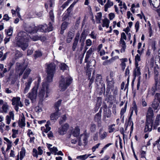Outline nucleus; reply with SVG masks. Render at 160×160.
<instances>
[{"instance_id":"nucleus-1","label":"nucleus","mask_w":160,"mask_h":160,"mask_svg":"<svg viewBox=\"0 0 160 160\" xmlns=\"http://www.w3.org/2000/svg\"><path fill=\"white\" fill-rule=\"evenodd\" d=\"M29 36L25 32L21 31L18 33L15 38L17 45L20 47L23 51L26 50L28 46V42Z\"/></svg>"},{"instance_id":"nucleus-2","label":"nucleus","mask_w":160,"mask_h":160,"mask_svg":"<svg viewBox=\"0 0 160 160\" xmlns=\"http://www.w3.org/2000/svg\"><path fill=\"white\" fill-rule=\"evenodd\" d=\"M16 69L19 76L23 74L22 80H25L27 78L30 74L32 70L27 67V66L24 64L17 63Z\"/></svg>"},{"instance_id":"nucleus-3","label":"nucleus","mask_w":160,"mask_h":160,"mask_svg":"<svg viewBox=\"0 0 160 160\" xmlns=\"http://www.w3.org/2000/svg\"><path fill=\"white\" fill-rule=\"evenodd\" d=\"M45 80L42 84V87L39 90L38 93V96L40 99H43L44 97L47 98L48 96V94L50 92V89L49 87L48 83Z\"/></svg>"},{"instance_id":"nucleus-4","label":"nucleus","mask_w":160,"mask_h":160,"mask_svg":"<svg viewBox=\"0 0 160 160\" xmlns=\"http://www.w3.org/2000/svg\"><path fill=\"white\" fill-rule=\"evenodd\" d=\"M55 65L54 63H50L47 66V75L45 80L48 82H51L52 81L54 74L55 72Z\"/></svg>"},{"instance_id":"nucleus-5","label":"nucleus","mask_w":160,"mask_h":160,"mask_svg":"<svg viewBox=\"0 0 160 160\" xmlns=\"http://www.w3.org/2000/svg\"><path fill=\"white\" fill-rule=\"evenodd\" d=\"M72 80V79L70 76L65 78L62 76L61 77V78L59 82V88L62 91H65L71 83Z\"/></svg>"},{"instance_id":"nucleus-6","label":"nucleus","mask_w":160,"mask_h":160,"mask_svg":"<svg viewBox=\"0 0 160 160\" xmlns=\"http://www.w3.org/2000/svg\"><path fill=\"white\" fill-rule=\"evenodd\" d=\"M38 86H34L31 89V91L27 95V97L30 99L32 103L36 101L37 97Z\"/></svg>"},{"instance_id":"nucleus-7","label":"nucleus","mask_w":160,"mask_h":160,"mask_svg":"<svg viewBox=\"0 0 160 160\" xmlns=\"http://www.w3.org/2000/svg\"><path fill=\"white\" fill-rule=\"evenodd\" d=\"M87 136L86 135L85 136L84 134H82L80 135V137H78L77 139L78 140L76 139H72L71 141V143L72 144H75L78 141V144L79 146H81L82 145L83 141L84 143V145H86L87 143Z\"/></svg>"},{"instance_id":"nucleus-8","label":"nucleus","mask_w":160,"mask_h":160,"mask_svg":"<svg viewBox=\"0 0 160 160\" xmlns=\"http://www.w3.org/2000/svg\"><path fill=\"white\" fill-rule=\"evenodd\" d=\"M126 39L127 37L125 33L122 32L121 34V37L119 42V46L121 48L120 52L122 53L124 52L126 49V45L124 40H126Z\"/></svg>"},{"instance_id":"nucleus-9","label":"nucleus","mask_w":160,"mask_h":160,"mask_svg":"<svg viewBox=\"0 0 160 160\" xmlns=\"http://www.w3.org/2000/svg\"><path fill=\"white\" fill-rule=\"evenodd\" d=\"M156 91L160 92V82H156L155 85L148 90V96H153Z\"/></svg>"},{"instance_id":"nucleus-10","label":"nucleus","mask_w":160,"mask_h":160,"mask_svg":"<svg viewBox=\"0 0 160 160\" xmlns=\"http://www.w3.org/2000/svg\"><path fill=\"white\" fill-rule=\"evenodd\" d=\"M38 31H39L42 32H49L52 30L53 27L51 24V22H50L49 24V26L48 27L47 25H39L37 27Z\"/></svg>"},{"instance_id":"nucleus-11","label":"nucleus","mask_w":160,"mask_h":160,"mask_svg":"<svg viewBox=\"0 0 160 160\" xmlns=\"http://www.w3.org/2000/svg\"><path fill=\"white\" fill-rule=\"evenodd\" d=\"M33 80L32 78L31 77L28 78L27 82L24 83V88L23 90V93L24 94L26 93L29 91Z\"/></svg>"},{"instance_id":"nucleus-12","label":"nucleus","mask_w":160,"mask_h":160,"mask_svg":"<svg viewBox=\"0 0 160 160\" xmlns=\"http://www.w3.org/2000/svg\"><path fill=\"white\" fill-rule=\"evenodd\" d=\"M69 126L68 123H65L63 125H62L59 127L58 130V132L61 135H63L65 134Z\"/></svg>"},{"instance_id":"nucleus-13","label":"nucleus","mask_w":160,"mask_h":160,"mask_svg":"<svg viewBox=\"0 0 160 160\" xmlns=\"http://www.w3.org/2000/svg\"><path fill=\"white\" fill-rule=\"evenodd\" d=\"M0 105H2L0 108V112L2 113H7L9 108L7 102H4L2 99H0Z\"/></svg>"},{"instance_id":"nucleus-14","label":"nucleus","mask_w":160,"mask_h":160,"mask_svg":"<svg viewBox=\"0 0 160 160\" xmlns=\"http://www.w3.org/2000/svg\"><path fill=\"white\" fill-rule=\"evenodd\" d=\"M134 74L135 77H138L137 84V88L138 90L140 83V75L141 74V73L140 71V68H135L134 71Z\"/></svg>"},{"instance_id":"nucleus-15","label":"nucleus","mask_w":160,"mask_h":160,"mask_svg":"<svg viewBox=\"0 0 160 160\" xmlns=\"http://www.w3.org/2000/svg\"><path fill=\"white\" fill-rule=\"evenodd\" d=\"M153 124V121H146L144 129L145 132H150L152 131Z\"/></svg>"},{"instance_id":"nucleus-16","label":"nucleus","mask_w":160,"mask_h":160,"mask_svg":"<svg viewBox=\"0 0 160 160\" xmlns=\"http://www.w3.org/2000/svg\"><path fill=\"white\" fill-rule=\"evenodd\" d=\"M153 112L152 108L151 107H149L146 116L147 120L153 121Z\"/></svg>"},{"instance_id":"nucleus-17","label":"nucleus","mask_w":160,"mask_h":160,"mask_svg":"<svg viewBox=\"0 0 160 160\" xmlns=\"http://www.w3.org/2000/svg\"><path fill=\"white\" fill-rule=\"evenodd\" d=\"M20 99V98L19 97H13L12 100V105H17L20 107H22L23 104L21 102Z\"/></svg>"},{"instance_id":"nucleus-18","label":"nucleus","mask_w":160,"mask_h":160,"mask_svg":"<svg viewBox=\"0 0 160 160\" xmlns=\"http://www.w3.org/2000/svg\"><path fill=\"white\" fill-rule=\"evenodd\" d=\"M26 31L29 33H35L38 31V28L34 25H32L25 28Z\"/></svg>"},{"instance_id":"nucleus-19","label":"nucleus","mask_w":160,"mask_h":160,"mask_svg":"<svg viewBox=\"0 0 160 160\" xmlns=\"http://www.w3.org/2000/svg\"><path fill=\"white\" fill-rule=\"evenodd\" d=\"M95 61L94 60H92L91 61L89 62L87 64V67L88 68V72H87V73H88V74L89 76H90L91 75V73L89 72V70H90V71H91V69H94V68H93V67H95Z\"/></svg>"},{"instance_id":"nucleus-20","label":"nucleus","mask_w":160,"mask_h":160,"mask_svg":"<svg viewBox=\"0 0 160 160\" xmlns=\"http://www.w3.org/2000/svg\"><path fill=\"white\" fill-rule=\"evenodd\" d=\"M87 35L85 34V31H83L81 35L80 42L81 43V50H82L84 46V42L86 38Z\"/></svg>"},{"instance_id":"nucleus-21","label":"nucleus","mask_w":160,"mask_h":160,"mask_svg":"<svg viewBox=\"0 0 160 160\" xmlns=\"http://www.w3.org/2000/svg\"><path fill=\"white\" fill-rule=\"evenodd\" d=\"M80 33H77L74 39V42L73 44V46L72 47V49L73 51H74L75 50L77 45H78Z\"/></svg>"},{"instance_id":"nucleus-22","label":"nucleus","mask_w":160,"mask_h":160,"mask_svg":"<svg viewBox=\"0 0 160 160\" xmlns=\"http://www.w3.org/2000/svg\"><path fill=\"white\" fill-rule=\"evenodd\" d=\"M107 81L108 84V88L109 89H112L114 87V80L113 78H110L107 77Z\"/></svg>"},{"instance_id":"nucleus-23","label":"nucleus","mask_w":160,"mask_h":160,"mask_svg":"<svg viewBox=\"0 0 160 160\" xmlns=\"http://www.w3.org/2000/svg\"><path fill=\"white\" fill-rule=\"evenodd\" d=\"M152 106L156 112H157L160 109V102L156 101H154L152 102Z\"/></svg>"},{"instance_id":"nucleus-24","label":"nucleus","mask_w":160,"mask_h":160,"mask_svg":"<svg viewBox=\"0 0 160 160\" xmlns=\"http://www.w3.org/2000/svg\"><path fill=\"white\" fill-rule=\"evenodd\" d=\"M60 115L61 114L59 112V111H56L55 112L52 113L51 115V119L52 120H56L59 117Z\"/></svg>"},{"instance_id":"nucleus-25","label":"nucleus","mask_w":160,"mask_h":160,"mask_svg":"<svg viewBox=\"0 0 160 160\" xmlns=\"http://www.w3.org/2000/svg\"><path fill=\"white\" fill-rule=\"evenodd\" d=\"M102 110L101 109L99 112L97 113L94 117V119L96 122H97L99 124H100L101 122Z\"/></svg>"},{"instance_id":"nucleus-26","label":"nucleus","mask_w":160,"mask_h":160,"mask_svg":"<svg viewBox=\"0 0 160 160\" xmlns=\"http://www.w3.org/2000/svg\"><path fill=\"white\" fill-rule=\"evenodd\" d=\"M149 1L150 5L152 4L155 8H158L160 5V0H149Z\"/></svg>"},{"instance_id":"nucleus-27","label":"nucleus","mask_w":160,"mask_h":160,"mask_svg":"<svg viewBox=\"0 0 160 160\" xmlns=\"http://www.w3.org/2000/svg\"><path fill=\"white\" fill-rule=\"evenodd\" d=\"M94 50V48H93L92 47L89 48V50L87 52L85 58V61L86 62H87L88 59L89 58L91 54L93 52Z\"/></svg>"},{"instance_id":"nucleus-28","label":"nucleus","mask_w":160,"mask_h":160,"mask_svg":"<svg viewBox=\"0 0 160 160\" xmlns=\"http://www.w3.org/2000/svg\"><path fill=\"white\" fill-rule=\"evenodd\" d=\"M118 58L119 57L118 56H115L113 57L109 60L104 61L103 63V65H109L114 60L118 59Z\"/></svg>"},{"instance_id":"nucleus-29","label":"nucleus","mask_w":160,"mask_h":160,"mask_svg":"<svg viewBox=\"0 0 160 160\" xmlns=\"http://www.w3.org/2000/svg\"><path fill=\"white\" fill-rule=\"evenodd\" d=\"M113 5V3L112 2L110 1L109 0L107 1V3L104 6V11L105 12L108 11V8H110Z\"/></svg>"},{"instance_id":"nucleus-30","label":"nucleus","mask_w":160,"mask_h":160,"mask_svg":"<svg viewBox=\"0 0 160 160\" xmlns=\"http://www.w3.org/2000/svg\"><path fill=\"white\" fill-rule=\"evenodd\" d=\"M74 34L72 32H69L68 33V36L66 41L67 42L70 43L72 41L74 37Z\"/></svg>"},{"instance_id":"nucleus-31","label":"nucleus","mask_w":160,"mask_h":160,"mask_svg":"<svg viewBox=\"0 0 160 160\" xmlns=\"http://www.w3.org/2000/svg\"><path fill=\"white\" fill-rule=\"evenodd\" d=\"M49 124H50V122L48 121L47 122V123L45 125L46 128H44L42 130L43 128L42 127H41V129L44 132L46 133H47L51 129V128L50 127H49Z\"/></svg>"},{"instance_id":"nucleus-32","label":"nucleus","mask_w":160,"mask_h":160,"mask_svg":"<svg viewBox=\"0 0 160 160\" xmlns=\"http://www.w3.org/2000/svg\"><path fill=\"white\" fill-rule=\"evenodd\" d=\"M102 76L100 74H97L95 80V82L96 84L98 85L99 83H102Z\"/></svg>"},{"instance_id":"nucleus-33","label":"nucleus","mask_w":160,"mask_h":160,"mask_svg":"<svg viewBox=\"0 0 160 160\" xmlns=\"http://www.w3.org/2000/svg\"><path fill=\"white\" fill-rule=\"evenodd\" d=\"M110 22L107 18H105L102 20V26L103 27H106L107 28L109 27V24Z\"/></svg>"},{"instance_id":"nucleus-34","label":"nucleus","mask_w":160,"mask_h":160,"mask_svg":"<svg viewBox=\"0 0 160 160\" xmlns=\"http://www.w3.org/2000/svg\"><path fill=\"white\" fill-rule=\"evenodd\" d=\"M102 17V14L101 12H99L97 14L96 16V22L97 23H100Z\"/></svg>"},{"instance_id":"nucleus-35","label":"nucleus","mask_w":160,"mask_h":160,"mask_svg":"<svg viewBox=\"0 0 160 160\" xmlns=\"http://www.w3.org/2000/svg\"><path fill=\"white\" fill-rule=\"evenodd\" d=\"M62 100L61 99L58 100L54 104V107L56 111H59V107L60 106Z\"/></svg>"},{"instance_id":"nucleus-36","label":"nucleus","mask_w":160,"mask_h":160,"mask_svg":"<svg viewBox=\"0 0 160 160\" xmlns=\"http://www.w3.org/2000/svg\"><path fill=\"white\" fill-rule=\"evenodd\" d=\"M121 62V65L122 69H124L126 67L125 62L128 61V59L127 58H124L120 59Z\"/></svg>"},{"instance_id":"nucleus-37","label":"nucleus","mask_w":160,"mask_h":160,"mask_svg":"<svg viewBox=\"0 0 160 160\" xmlns=\"http://www.w3.org/2000/svg\"><path fill=\"white\" fill-rule=\"evenodd\" d=\"M80 133V129L78 127H76L73 132V135L74 137H78Z\"/></svg>"},{"instance_id":"nucleus-38","label":"nucleus","mask_w":160,"mask_h":160,"mask_svg":"<svg viewBox=\"0 0 160 160\" xmlns=\"http://www.w3.org/2000/svg\"><path fill=\"white\" fill-rule=\"evenodd\" d=\"M19 126L21 127H22L25 126V119L22 118L18 122Z\"/></svg>"},{"instance_id":"nucleus-39","label":"nucleus","mask_w":160,"mask_h":160,"mask_svg":"<svg viewBox=\"0 0 160 160\" xmlns=\"http://www.w3.org/2000/svg\"><path fill=\"white\" fill-rule=\"evenodd\" d=\"M7 53L3 54V53L2 51H0V58L1 61H3L5 60L7 58Z\"/></svg>"},{"instance_id":"nucleus-40","label":"nucleus","mask_w":160,"mask_h":160,"mask_svg":"<svg viewBox=\"0 0 160 160\" xmlns=\"http://www.w3.org/2000/svg\"><path fill=\"white\" fill-rule=\"evenodd\" d=\"M102 130V129H100V130L99 133L101 138L102 139H103L106 137L107 133V132H104L103 133H102L101 132Z\"/></svg>"},{"instance_id":"nucleus-41","label":"nucleus","mask_w":160,"mask_h":160,"mask_svg":"<svg viewBox=\"0 0 160 160\" xmlns=\"http://www.w3.org/2000/svg\"><path fill=\"white\" fill-rule=\"evenodd\" d=\"M60 68L63 70H67L68 68V66L64 63H61L60 65Z\"/></svg>"},{"instance_id":"nucleus-42","label":"nucleus","mask_w":160,"mask_h":160,"mask_svg":"<svg viewBox=\"0 0 160 160\" xmlns=\"http://www.w3.org/2000/svg\"><path fill=\"white\" fill-rule=\"evenodd\" d=\"M42 54L41 51L37 50L35 51L34 54V57L35 58L41 57Z\"/></svg>"},{"instance_id":"nucleus-43","label":"nucleus","mask_w":160,"mask_h":160,"mask_svg":"<svg viewBox=\"0 0 160 160\" xmlns=\"http://www.w3.org/2000/svg\"><path fill=\"white\" fill-rule=\"evenodd\" d=\"M115 126V124H112L108 126V132L109 133H112L115 130V128H114Z\"/></svg>"},{"instance_id":"nucleus-44","label":"nucleus","mask_w":160,"mask_h":160,"mask_svg":"<svg viewBox=\"0 0 160 160\" xmlns=\"http://www.w3.org/2000/svg\"><path fill=\"white\" fill-rule=\"evenodd\" d=\"M25 150L22 149V150L20 152V159L22 160L25 155Z\"/></svg>"},{"instance_id":"nucleus-45","label":"nucleus","mask_w":160,"mask_h":160,"mask_svg":"<svg viewBox=\"0 0 160 160\" xmlns=\"http://www.w3.org/2000/svg\"><path fill=\"white\" fill-rule=\"evenodd\" d=\"M12 138H16L17 136V135L18 133V131L14 129H12Z\"/></svg>"},{"instance_id":"nucleus-46","label":"nucleus","mask_w":160,"mask_h":160,"mask_svg":"<svg viewBox=\"0 0 160 160\" xmlns=\"http://www.w3.org/2000/svg\"><path fill=\"white\" fill-rule=\"evenodd\" d=\"M69 24V23L66 22H63L62 25L61 29L62 30H64L67 28V26Z\"/></svg>"},{"instance_id":"nucleus-47","label":"nucleus","mask_w":160,"mask_h":160,"mask_svg":"<svg viewBox=\"0 0 160 160\" xmlns=\"http://www.w3.org/2000/svg\"><path fill=\"white\" fill-rule=\"evenodd\" d=\"M127 103H126L124 106V108H122L121 110L120 115L121 117L126 112L127 108Z\"/></svg>"},{"instance_id":"nucleus-48","label":"nucleus","mask_w":160,"mask_h":160,"mask_svg":"<svg viewBox=\"0 0 160 160\" xmlns=\"http://www.w3.org/2000/svg\"><path fill=\"white\" fill-rule=\"evenodd\" d=\"M22 56V54L19 51H17L15 54V58H17Z\"/></svg>"},{"instance_id":"nucleus-49","label":"nucleus","mask_w":160,"mask_h":160,"mask_svg":"<svg viewBox=\"0 0 160 160\" xmlns=\"http://www.w3.org/2000/svg\"><path fill=\"white\" fill-rule=\"evenodd\" d=\"M89 35L92 39H95L97 38V34L94 31L92 32Z\"/></svg>"},{"instance_id":"nucleus-50","label":"nucleus","mask_w":160,"mask_h":160,"mask_svg":"<svg viewBox=\"0 0 160 160\" xmlns=\"http://www.w3.org/2000/svg\"><path fill=\"white\" fill-rule=\"evenodd\" d=\"M157 144L158 149L160 151V137L159 138L158 140L156 141L154 143H153V146H155V145Z\"/></svg>"},{"instance_id":"nucleus-51","label":"nucleus","mask_w":160,"mask_h":160,"mask_svg":"<svg viewBox=\"0 0 160 160\" xmlns=\"http://www.w3.org/2000/svg\"><path fill=\"white\" fill-rule=\"evenodd\" d=\"M67 117L66 116V115H64L63 116H62L60 119V120L59 121V124H62L63 122H64L66 120Z\"/></svg>"},{"instance_id":"nucleus-52","label":"nucleus","mask_w":160,"mask_h":160,"mask_svg":"<svg viewBox=\"0 0 160 160\" xmlns=\"http://www.w3.org/2000/svg\"><path fill=\"white\" fill-rule=\"evenodd\" d=\"M154 101H158L160 102V94L156 93Z\"/></svg>"},{"instance_id":"nucleus-53","label":"nucleus","mask_w":160,"mask_h":160,"mask_svg":"<svg viewBox=\"0 0 160 160\" xmlns=\"http://www.w3.org/2000/svg\"><path fill=\"white\" fill-rule=\"evenodd\" d=\"M12 32L13 29L11 27L7 30L6 32L8 35V36H10L12 35Z\"/></svg>"},{"instance_id":"nucleus-54","label":"nucleus","mask_w":160,"mask_h":160,"mask_svg":"<svg viewBox=\"0 0 160 160\" xmlns=\"http://www.w3.org/2000/svg\"><path fill=\"white\" fill-rule=\"evenodd\" d=\"M3 139L7 142V146H12V141L6 137H4Z\"/></svg>"},{"instance_id":"nucleus-55","label":"nucleus","mask_w":160,"mask_h":160,"mask_svg":"<svg viewBox=\"0 0 160 160\" xmlns=\"http://www.w3.org/2000/svg\"><path fill=\"white\" fill-rule=\"evenodd\" d=\"M49 15H50V18L52 22H54V16L53 13V11L52 10H51L49 12Z\"/></svg>"},{"instance_id":"nucleus-56","label":"nucleus","mask_w":160,"mask_h":160,"mask_svg":"<svg viewBox=\"0 0 160 160\" xmlns=\"http://www.w3.org/2000/svg\"><path fill=\"white\" fill-rule=\"evenodd\" d=\"M142 46V43L141 42H139L138 43V52L139 54H141L142 53L143 51V49H142V50H140V48Z\"/></svg>"},{"instance_id":"nucleus-57","label":"nucleus","mask_w":160,"mask_h":160,"mask_svg":"<svg viewBox=\"0 0 160 160\" xmlns=\"http://www.w3.org/2000/svg\"><path fill=\"white\" fill-rule=\"evenodd\" d=\"M77 158L78 159H80L82 160H85L87 158V157H86V154H85L83 155L78 156L77 157Z\"/></svg>"},{"instance_id":"nucleus-58","label":"nucleus","mask_w":160,"mask_h":160,"mask_svg":"<svg viewBox=\"0 0 160 160\" xmlns=\"http://www.w3.org/2000/svg\"><path fill=\"white\" fill-rule=\"evenodd\" d=\"M146 155V152L143 150H141L140 151V157L141 158H145V156Z\"/></svg>"},{"instance_id":"nucleus-59","label":"nucleus","mask_w":160,"mask_h":160,"mask_svg":"<svg viewBox=\"0 0 160 160\" xmlns=\"http://www.w3.org/2000/svg\"><path fill=\"white\" fill-rule=\"evenodd\" d=\"M92 41L89 39H87L86 41V46H90L92 45Z\"/></svg>"},{"instance_id":"nucleus-60","label":"nucleus","mask_w":160,"mask_h":160,"mask_svg":"<svg viewBox=\"0 0 160 160\" xmlns=\"http://www.w3.org/2000/svg\"><path fill=\"white\" fill-rule=\"evenodd\" d=\"M96 126L94 124H92L90 127V130L92 132H94L96 130Z\"/></svg>"},{"instance_id":"nucleus-61","label":"nucleus","mask_w":160,"mask_h":160,"mask_svg":"<svg viewBox=\"0 0 160 160\" xmlns=\"http://www.w3.org/2000/svg\"><path fill=\"white\" fill-rule=\"evenodd\" d=\"M33 155L34 157H36L37 158L38 157V152L37 150L35 148L33 149Z\"/></svg>"},{"instance_id":"nucleus-62","label":"nucleus","mask_w":160,"mask_h":160,"mask_svg":"<svg viewBox=\"0 0 160 160\" xmlns=\"http://www.w3.org/2000/svg\"><path fill=\"white\" fill-rule=\"evenodd\" d=\"M50 151L53 152L54 153V154L55 155V153L58 151V149L56 147H53L52 148L50 149Z\"/></svg>"},{"instance_id":"nucleus-63","label":"nucleus","mask_w":160,"mask_h":160,"mask_svg":"<svg viewBox=\"0 0 160 160\" xmlns=\"http://www.w3.org/2000/svg\"><path fill=\"white\" fill-rule=\"evenodd\" d=\"M9 117L11 119H12V120H14V114L13 112L11 111L9 112V115H8Z\"/></svg>"},{"instance_id":"nucleus-64","label":"nucleus","mask_w":160,"mask_h":160,"mask_svg":"<svg viewBox=\"0 0 160 160\" xmlns=\"http://www.w3.org/2000/svg\"><path fill=\"white\" fill-rule=\"evenodd\" d=\"M10 18L9 17L8 14H5L3 16V19L8 21L9 20Z\"/></svg>"}]
</instances>
